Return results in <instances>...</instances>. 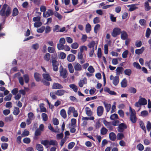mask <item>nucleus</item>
Wrapping results in <instances>:
<instances>
[{
    "mask_svg": "<svg viewBox=\"0 0 151 151\" xmlns=\"http://www.w3.org/2000/svg\"><path fill=\"white\" fill-rule=\"evenodd\" d=\"M7 6L6 4L3 5L0 11V15L2 16H6V17H8L10 15L11 12V9L9 6H8L5 13V10Z\"/></svg>",
    "mask_w": 151,
    "mask_h": 151,
    "instance_id": "f257e3e1",
    "label": "nucleus"
},
{
    "mask_svg": "<svg viewBox=\"0 0 151 151\" xmlns=\"http://www.w3.org/2000/svg\"><path fill=\"white\" fill-rule=\"evenodd\" d=\"M129 112L130 113L129 117L130 120L133 123H135L137 121L135 111L134 109H132L131 106L129 107Z\"/></svg>",
    "mask_w": 151,
    "mask_h": 151,
    "instance_id": "f03ea898",
    "label": "nucleus"
},
{
    "mask_svg": "<svg viewBox=\"0 0 151 151\" xmlns=\"http://www.w3.org/2000/svg\"><path fill=\"white\" fill-rule=\"evenodd\" d=\"M55 58H53L52 59V65L53 70L55 71H57L58 70V66L59 63L57 61Z\"/></svg>",
    "mask_w": 151,
    "mask_h": 151,
    "instance_id": "7ed1b4c3",
    "label": "nucleus"
},
{
    "mask_svg": "<svg viewBox=\"0 0 151 151\" xmlns=\"http://www.w3.org/2000/svg\"><path fill=\"white\" fill-rule=\"evenodd\" d=\"M121 29L118 27L114 28L111 33V35L114 37H116L121 33Z\"/></svg>",
    "mask_w": 151,
    "mask_h": 151,
    "instance_id": "20e7f679",
    "label": "nucleus"
},
{
    "mask_svg": "<svg viewBox=\"0 0 151 151\" xmlns=\"http://www.w3.org/2000/svg\"><path fill=\"white\" fill-rule=\"evenodd\" d=\"M60 27L58 25H55L53 29V31L54 32H63L65 30V28L63 27L60 29Z\"/></svg>",
    "mask_w": 151,
    "mask_h": 151,
    "instance_id": "39448f33",
    "label": "nucleus"
},
{
    "mask_svg": "<svg viewBox=\"0 0 151 151\" xmlns=\"http://www.w3.org/2000/svg\"><path fill=\"white\" fill-rule=\"evenodd\" d=\"M127 128V125L124 123H121L119 125L117 129L119 132H123L125 129Z\"/></svg>",
    "mask_w": 151,
    "mask_h": 151,
    "instance_id": "423d86ee",
    "label": "nucleus"
},
{
    "mask_svg": "<svg viewBox=\"0 0 151 151\" xmlns=\"http://www.w3.org/2000/svg\"><path fill=\"white\" fill-rule=\"evenodd\" d=\"M103 123L109 130L112 131L113 130L114 127L111 122H108L106 119H104L103 121Z\"/></svg>",
    "mask_w": 151,
    "mask_h": 151,
    "instance_id": "0eeeda50",
    "label": "nucleus"
},
{
    "mask_svg": "<svg viewBox=\"0 0 151 151\" xmlns=\"http://www.w3.org/2000/svg\"><path fill=\"white\" fill-rule=\"evenodd\" d=\"M60 75L61 76H62L64 78H66L67 75V70L65 69H63L62 66H61L60 68Z\"/></svg>",
    "mask_w": 151,
    "mask_h": 151,
    "instance_id": "6e6552de",
    "label": "nucleus"
},
{
    "mask_svg": "<svg viewBox=\"0 0 151 151\" xmlns=\"http://www.w3.org/2000/svg\"><path fill=\"white\" fill-rule=\"evenodd\" d=\"M104 111V108L102 106H98L97 109V114L99 116H101L103 114Z\"/></svg>",
    "mask_w": 151,
    "mask_h": 151,
    "instance_id": "1a4fd4ad",
    "label": "nucleus"
},
{
    "mask_svg": "<svg viewBox=\"0 0 151 151\" xmlns=\"http://www.w3.org/2000/svg\"><path fill=\"white\" fill-rule=\"evenodd\" d=\"M63 88V86L58 83H54L52 86V88L53 89H61Z\"/></svg>",
    "mask_w": 151,
    "mask_h": 151,
    "instance_id": "9d476101",
    "label": "nucleus"
},
{
    "mask_svg": "<svg viewBox=\"0 0 151 151\" xmlns=\"http://www.w3.org/2000/svg\"><path fill=\"white\" fill-rule=\"evenodd\" d=\"M74 68L76 71H80L82 70V67L81 65L78 63H76L73 65Z\"/></svg>",
    "mask_w": 151,
    "mask_h": 151,
    "instance_id": "9b49d317",
    "label": "nucleus"
},
{
    "mask_svg": "<svg viewBox=\"0 0 151 151\" xmlns=\"http://www.w3.org/2000/svg\"><path fill=\"white\" fill-rule=\"evenodd\" d=\"M43 78L45 80L51 81L52 80L50 76L48 73H43L42 75Z\"/></svg>",
    "mask_w": 151,
    "mask_h": 151,
    "instance_id": "f8f14e48",
    "label": "nucleus"
},
{
    "mask_svg": "<svg viewBox=\"0 0 151 151\" xmlns=\"http://www.w3.org/2000/svg\"><path fill=\"white\" fill-rule=\"evenodd\" d=\"M53 14V11L51 9H48L45 14V13H43V17H48L52 15Z\"/></svg>",
    "mask_w": 151,
    "mask_h": 151,
    "instance_id": "ddd939ff",
    "label": "nucleus"
},
{
    "mask_svg": "<svg viewBox=\"0 0 151 151\" xmlns=\"http://www.w3.org/2000/svg\"><path fill=\"white\" fill-rule=\"evenodd\" d=\"M138 4H132L128 6V7H129V11L130 12H132L136 9L138 8V7L136 6V5H138Z\"/></svg>",
    "mask_w": 151,
    "mask_h": 151,
    "instance_id": "4468645a",
    "label": "nucleus"
},
{
    "mask_svg": "<svg viewBox=\"0 0 151 151\" xmlns=\"http://www.w3.org/2000/svg\"><path fill=\"white\" fill-rule=\"evenodd\" d=\"M140 103V105H144L146 104L147 103V100L144 98L142 97L141 96L139 97V99L138 100Z\"/></svg>",
    "mask_w": 151,
    "mask_h": 151,
    "instance_id": "2eb2a0df",
    "label": "nucleus"
},
{
    "mask_svg": "<svg viewBox=\"0 0 151 151\" xmlns=\"http://www.w3.org/2000/svg\"><path fill=\"white\" fill-rule=\"evenodd\" d=\"M66 91L63 89H59L56 91V95L59 96H61L64 95Z\"/></svg>",
    "mask_w": 151,
    "mask_h": 151,
    "instance_id": "dca6fc26",
    "label": "nucleus"
},
{
    "mask_svg": "<svg viewBox=\"0 0 151 151\" xmlns=\"http://www.w3.org/2000/svg\"><path fill=\"white\" fill-rule=\"evenodd\" d=\"M109 137L110 139L112 141H115L116 139V135L113 132H111L109 133Z\"/></svg>",
    "mask_w": 151,
    "mask_h": 151,
    "instance_id": "f3484780",
    "label": "nucleus"
},
{
    "mask_svg": "<svg viewBox=\"0 0 151 151\" xmlns=\"http://www.w3.org/2000/svg\"><path fill=\"white\" fill-rule=\"evenodd\" d=\"M75 58V56L72 54H69L67 57V60L70 62H73L74 61Z\"/></svg>",
    "mask_w": 151,
    "mask_h": 151,
    "instance_id": "a211bd4d",
    "label": "nucleus"
},
{
    "mask_svg": "<svg viewBox=\"0 0 151 151\" xmlns=\"http://www.w3.org/2000/svg\"><path fill=\"white\" fill-rule=\"evenodd\" d=\"M61 116L64 119L67 118V114L66 111L64 109H62L60 111Z\"/></svg>",
    "mask_w": 151,
    "mask_h": 151,
    "instance_id": "6ab92c4d",
    "label": "nucleus"
},
{
    "mask_svg": "<svg viewBox=\"0 0 151 151\" xmlns=\"http://www.w3.org/2000/svg\"><path fill=\"white\" fill-rule=\"evenodd\" d=\"M119 82V77L116 76H115L113 80V83L114 86H117Z\"/></svg>",
    "mask_w": 151,
    "mask_h": 151,
    "instance_id": "aec40b11",
    "label": "nucleus"
},
{
    "mask_svg": "<svg viewBox=\"0 0 151 151\" xmlns=\"http://www.w3.org/2000/svg\"><path fill=\"white\" fill-rule=\"evenodd\" d=\"M34 76L36 81L39 82L41 80V75L38 73L36 72L34 73Z\"/></svg>",
    "mask_w": 151,
    "mask_h": 151,
    "instance_id": "412c9836",
    "label": "nucleus"
},
{
    "mask_svg": "<svg viewBox=\"0 0 151 151\" xmlns=\"http://www.w3.org/2000/svg\"><path fill=\"white\" fill-rule=\"evenodd\" d=\"M87 83V80L86 78H85L83 80H80L79 83V86L80 87H82L83 84Z\"/></svg>",
    "mask_w": 151,
    "mask_h": 151,
    "instance_id": "4be33fe9",
    "label": "nucleus"
},
{
    "mask_svg": "<svg viewBox=\"0 0 151 151\" xmlns=\"http://www.w3.org/2000/svg\"><path fill=\"white\" fill-rule=\"evenodd\" d=\"M121 37L122 40H125L128 37V35L127 32L124 31H123L122 32H121Z\"/></svg>",
    "mask_w": 151,
    "mask_h": 151,
    "instance_id": "5701e85b",
    "label": "nucleus"
},
{
    "mask_svg": "<svg viewBox=\"0 0 151 151\" xmlns=\"http://www.w3.org/2000/svg\"><path fill=\"white\" fill-rule=\"evenodd\" d=\"M144 50V47H142L140 49H136L135 50V53L137 55H140L143 52Z\"/></svg>",
    "mask_w": 151,
    "mask_h": 151,
    "instance_id": "b1692460",
    "label": "nucleus"
},
{
    "mask_svg": "<svg viewBox=\"0 0 151 151\" xmlns=\"http://www.w3.org/2000/svg\"><path fill=\"white\" fill-rule=\"evenodd\" d=\"M144 6L145 10L146 11H148L151 9V6H149V2L147 1L145 2Z\"/></svg>",
    "mask_w": 151,
    "mask_h": 151,
    "instance_id": "393cba45",
    "label": "nucleus"
},
{
    "mask_svg": "<svg viewBox=\"0 0 151 151\" xmlns=\"http://www.w3.org/2000/svg\"><path fill=\"white\" fill-rule=\"evenodd\" d=\"M123 68L122 67H118L116 70V74L117 75H119L122 73V71L123 70Z\"/></svg>",
    "mask_w": 151,
    "mask_h": 151,
    "instance_id": "a878e982",
    "label": "nucleus"
},
{
    "mask_svg": "<svg viewBox=\"0 0 151 151\" xmlns=\"http://www.w3.org/2000/svg\"><path fill=\"white\" fill-rule=\"evenodd\" d=\"M139 124L141 128L144 131L145 133H146V129L145 128V124L143 122L142 120H140L139 121Z\"/></svg>",
    "mask_w": 151,
    "mask_h": 151,
    "instance_id": "bb28decb",
    "label": "nucleus"
},
{
    "mask_svg": "<svg viewBox=\"0 0 151 151\" xmlns=\"http://www.w3.org/2000/svg\"><path fill=\"white\" fill-rule=\"evenodd\" d=\"M91 26L90 24L88 23L87 24H86L85 27V30L86 32L87 33H88L90 32V31L91 30Z\"/></svg>",
    "mask_w": 151,
    "mask_h": 151,
    "instance_id": "cd10ccee",
    "label": "nucleus"
},
{
    "mask_svg": "<svg viewBox=\"0 0 151 151\" xmlns=\"http://www.w3.org/2000/svg\"><path fill=\"white\" fill-rule=\"evenodd\" d=\"M36 149L39 151H43L44 148L42 145L40 144H37L36 145Z\"/></svg>",
    "mask_w": 151,
    "mask_h": 151,
    "instance_id": "c85d7f7f",
    "label": "nucleus"
},
{
    "mask_svg": "<svg viewBox=\"0 0 151 151\" xmlns=\"http://www.w3.org/2000/svg\"><path fill=\"white\" fill-rule=\"evenodd\" d=\"M86 114L88 116H91L92 114V112L91 111L90 108L86 107L85 108Z\"/></svg>",
    "mask_w": 151,
    "mask_h": 151,
    "instance_id": "c756f323",
    "label": "nucleus"
},
{
    "mask_svg": "<svg viewBox=\"0 0 151 151\" xmlns=\"http://www.w3.org/2000/svg\"><path fill=\"white\" fill-rule=\"evenodd\" d=\"M51 55L50 54L48 53H46L44 56V60L47 62L49 61Z\"/></svg>",
    "mask_w": 151,
    "mask_h": 151,
    "instance_id": "7c9ffc66",
    "label": "nucleus"
},
{
    "mask_svg": "<svg viewBox=\"0 0 151 151\" xmlns=\"http://www.w3.org/2000/svg\"><path fill=\"white\" fill-rule=\"evenodd\" d=\"M121 84L122 87L125 88L127 86V82L126 79H124L122 81Z\"/></svg>",
    "mask_w": 151,
    "mask_h": 151,
    "instance_id": "2f4dec72",
    "label": "nucleus"
},
{
    "mask_svg": "<svg viewBox=\"0 0 151 151\" xmlns=\"http://www.w3.org/2000/svg\"><path fill=\"white\" fill-rule=\"evenodd\" d=\"M70 87L75 92H76L78 91V88L77 86L73 84H71L69 85Z\"/></svg>",
    "mask_w": 151,
    "mask_h": 151,
    "instance_id": "473e14b6",
    "label": "nucleus"
},
{
    "mask_svg": "<svg viewBox=\"0 0 151 151\" xmlns=\"http://www.w3.org/2000/svg\"><path fill=\"white\" fill-rule=\"evenodd\" d=\"M104 104L106 111L107 112H109L110 110L111 107V105L109 104H107L105 102H104Z\"/></svg>",
    "mask_w": 151,
    "mask_h": 151,
    "instance_id": "72a5a7b5",
    "label": "nucleus"
},
{
    "mask_svg": "<svg viewBox=\"0 0 151 151\" xmlns=\"http://www.w3.org/2000/svg\"><path fill=\"white\" fill-rule=\"evenodd\" d=\"M75 109L73 107L70 106L69 107L67 111V114L68 116H70L71 113H73L75 110Z\"/></svg>",
    "mask_w": 151,
    "mask_h": 151,
    "instance_id": "f704fd0d",
    "label": "nucleus"
},
{
    "mask_svg": "<svg viewBox=\"0 0 151 151\" xmlns=\"http://www.w3.org/2000/svg\"><path fill=\"white\" fill-rule=\"evenodd\" d=\"M108 129L104 127H103L101 129V134L102 135L106 134L108 132Z\"/></svg>",
    "mask_w": 151,
    "mask_h": 151,
    "instance_id": "c9c22d12",
    "label": "nucleus"
},
{
    "mask_svg": "<svg viewBox=\"0 0 151 151\" xmlns=\"http://www.w3.org/2000/svg\"><path fill=\"white\" fill-rule=\"evenodd\" d=\"M19 14V11L18 9L16 8H14L12 12V16L13 17H15L17 15Z\"/></svg>",
    "mask_w": 151,
    "mask_h": 151,
    "instance_id": "e433bc0d",
    "label": "nucleus"
},
{
    "mask_svg": "<svg viewBox=\"0 0 151 151\" xmlns=\"http://www.w3.org/2000/svg\"><path fill=\"white\" fill-rule=\"evenodd\" d=\"M44 130V126L43 124H41L39 127V128H37L35 130L36 131L38 132L41 134V132L43 131Z\"/></svg>",
    "mask_w": 151,
    "mask_h": 151,
    "instance_id": "4c0bfd02",
    "label": "nucleus"
},
{
    "mask_svg": "<svg viewBox=\"0 0 151 151\" xmlns=\"http://www.w3.org/2000/svg\"><path fill=\"white\" fill-rule=\"evenodd\" d=\"M96 45L95 42L94 41H91L88 45V47L90 48H93L94 49V46Z\"/></svg>",
    "mask_w": 151,
    "mask_h": 151,
    "instance_id": "58836bf2",
    "label": "nucleus"
},
{
    "mask_svg": "<svg viewBox=\"0 0 151 151\" xmlns=\"http://www.w3.org/2000/svg\"><path fill=\"white\" fill-rule=\"evenodd\" d=\"M41 134L38 132L35 131L34 134V136L33 137V139L35 140H37L38 138V136L41 135Z\"/></svg>",
    "mask_w": 151,
    "mask_h": 151,
    "instance_id": "ea45409f",
    "label": "nucleus"
},
{
    "mask_svg": "<svg viewBox=\"0 0 151 151\" xmlns=\"http://www.w3.org/2000/svg\"><path fill=\"white\" fill-rule=\"evenodd\" d=\"M124 137V134L121 133H118L117 135V139L118 140L122 139Z\"/></svg>",
    "mask_w": 151,
    "mask_h": 151,
    "instance_id": "a19ab883",
    "label": "nucleus"
},
{
    "mask_svg": "<svg viewBox=\"0 0 151 151\" xmlns=\"http://www.w3.org/2000/svg\"><path fill=\"white\" fill-rule=\"evenodd\" d=\"M137 148L139 151H142L144 150V147L141 143H139L137 146Z\"/></svg>",
    "mask_w": 151,
    "mask_h": 151,
    "instance_id": "79ce46f5",
    "label": "nucleus"
},
{
    "mask_svg": "<svg viewBox=\"0 0 151 151\" xmlns=\"http://www.w3.org/2000/svg\"><path fill=\"white\" fill-rule=\"evenodd\" d=\"M19 108L17 107H14V110L13 112V114L16 116L19 113Z\"/></svg>",
    "mask_w": 151,
    "mask_h": 151,
    "instance_id": "37998d69",
    "label": "nucleus"
},
{
    "mask_svg": "<svg viewBox=\"0 0 151 151\" xmlns=\"http://www.w3.org/2000/svg\"><path fill=\"white\" fill-rule=\"evenodd\" d=\"M29 134V132L27 129H25L22 134H21L22 137L28 136Z\"/></svg>",
    "mask_w": 151,
    "mask_h": 151,
    "instance_id": "c03bdc74",
    "label": "nucleus"
},
{
    "mask_svg": "<svg viewBox=\"0 0 151 151\" xmlns=\"http://www.w3.org/2000/svg\"><path fill=\"white\" fill-rule=\"evenodd\" d=\"M68 68L70 73H73L74 72V69L73 66L71 63H69L68 64Z\"/></svg>",
    "mask_w": 151,
    "mask_h": 151,
    "instance_id": "a18cd8bd",
    "label": "nucleus"
},
{
    "mask_svg": "<svg viewBox=\"0 0 151 151\" xmlns=\"http://www.w3.org/2000/svg\"><path fill=\"white\" fill-rule=\"evenodd\" d=\"M57 48L59 50H63L64 49V44L58 43L57 45Z\"/></svg>",
    "mask_w": 151,
    "mask_h": 151,
    "instance_id": "49530a36",
    "label": "nucleus"
},
{
    "mask_svg": "<svg viewBox=\"0 0 151 151\" xmlns=\"http://www.w3.org/2000/svg\"><path fill=\"white\" fill-rule=\"evenodd\" d=\"M13 120V117L12 115H10L9 116L6 117L5 118V120L6 122L12 121Z\"/></svg>",
    "mask_w": 151,
    "mask_h": 151,
    "instance_id": "de8ad7c7",
    "label": "nucleus"
},
{
    "mask_svg": "<svg viewBox=\"0 0 151 151\" xmlns=\"http://www.w3.org/2000/svg\"><path fill=\"white\" fill-rule=\"evenodd\" d=\"M28 118L33 120L35 118V116L33 113L32 112H29L27 115Z\"/></svg>",
    "mask_w": 151,
    "mask_h": 151,
    "instance_id": "09e8293b",
    "label": "nucleus"
},
{
    "mask_svg": "<svg viewBox=\"0 0 151 151\" xmlns=\"http://www.w3.org/2000/svg\"><path fill=\"white\" fill-rule=\"evenodd\" d=\"M23 77L26 83H28L29 81V77L28 74H25L23 75Z\"/></svg>",
    "mask_w": 151,
    "mask_h": 151,
    "instance_id": "8fccbe9b",
    "label": "nucleus"
},
{
    "mask_svg": "<svg viewBox=\"0 0 151 151\" xmlns=\"http://www.w3.org/2000/svg\"><path fill=\"white\" fill-rule=\"evenodd\" d=\"M124 73L125 75L130 76L132 73V70L130 69H127L124 70Z\"/></svg>",
    "mask_w": 151,
    "mask_h": 151,
    "instance_id": "3c124183",
    "label": "nucleus"
},
{
    "mask_svg": "<svg viewBox=\"0 0 151 151\" xmlns=\"http://www.w3.org/2000/svg\"><path fill=\"white\" fill-rule=\"evenodd\" d=\"M151 33V30L150 28H148L146 30L145 36L147 38H149Z\"/></svg>",
    "mask_w": 151,
    "mask_h": 151,
    "instance_id": "603ef678",
    "label": "nucleus"
},
{
    "mask_svg": "<svg viewBox=\"0 0 151 151\" xmlns=\"http://www.w3.org/2000/svg\"><path fill=\"white\" fill-rule=\"evenodd\" d=\"M56 92L53 91L51 92L50 93V97L53 99H55L57 98V97L56 96Z\"/></svg>",
    "mask_w": 151,
    "mask_h": 151,
    "instance_id": "864d4df0",
    "label": "nucleus"
},
{
    "mask_svg": "<svg viewBox=\"0 0 151 151\" xmlns=\"http://www.w3.org/2000/svg\"><path fill=\"white\" fill-rule=\"evenodd\" d=\"M111 120H114L115 119H118L119 117L118 115L117 114H111L110 117Z\"/></svg>",
    "mask_w": 151,
    "mask_h": 151,
    "instance_id": "5fc2aeb1",
    "label": "nucleus"
},
{
    "mask_svg": "<svg viewBox=\"0 0 151 151\" xmlns=\"http://www.w3.org/2000/svg\"><path fill=\"white\" fill-rule=\"evenodd\" d=\"M49 145L56 146L58 143L56 141L51 140L49 141Z\"/></svg>",
    "mask_w": 151,
    "mask_h": 151,
    "instance_id": "6e6d98bb",
    "label": "nucleus"
},
{
    "mask_svg": "<svg viewBox=\"0 0 151 151\" xmlns=\"http://www.w3.org/2000/svg\"><path fill=\"white\" fill-rule=\"evenodd\" d=\"M42 24L41 22L39 21L38 22H35L34 23V27H35L38 28L40 27Z\"/></svg>",
    "mask_w": 151,
    "mask_h": 151,
    "instance_id": "4d7b16f0",
    "label": "nucleus"
},
{
    "mask_svg": "<svg viewBox=\"0 0 151 151\" xmlns=\"http://www.w3.org/2000/svg\"><path fill=\"white\" fill-rule=\"evenodd\" d=\"M112 124L113 126H117L119 124V121L118 120H115L114 121H113L112 122Z\"/></svg>",
    "mask_w": 151,
    "mask_h": 151,
    "instance_id": "13d9d810",
    "label": "nucleus"
},
{
    "mask_svg": "<svg viewBox=\"0 0 151 151\" xmlns=\"http://www.w3.org/2000/svg\"><path fill=\"white\" fill-rule=\"evenodd\" d=\"M80 51L79 52L83 53L84 50H85L87 51V48L86 46H82L80 47Z\"/></svg>",
    "mask_w": 151,
    "mask_h": 151,
    "instance_id": "bf43d9fd",
    "label": "nucleus"
},
{
    "mask_svg": "<svg viewBox=\"0 0 151 151\" xmlns=\"http://www.w3.org/2000/svg\"><path fill=\"white\" fill-rule=\"evenodd\" d=\"M45 27L44 26H42L41 27L37 29V32L39 33H42L45 30Z\"/></svg>",
    "mask_w": 151,
    "mask_h": 151,
    "instance_id": "052dcab7",
    "label": "nucleus"
},
{
    "mask_svg": "<svg viewBox=\"0 0 151 151\" xmlns=\"http://www.w3.org/2000/svg\"><path fill=\"white\" fill-rule=\"evenodd\" d=\"M129 51L127 50L124 51L122 54V57L123 58H126L128 54Z\"/></svg>",
    "mask_w": 151,
    "mask_h": 151,
    "instance_id": "680f3d73",
    "label": "nucleus"
},
{
    "mask_svg": "<svg viewBox=\"0 0 151 151\" xmlns=\"http://www.w3.org/2000/svg\"><path fill=\"white\" fill-rule=\"evenodd\" d=\"M148 114V111L146 110L142 111L141 112V115L143 117H145Z\"/></svg>",
    "mask_w": 151,
    "mask_h": 151,
    "instance_id": "e2e57ef3",
    "label": "nucleus"
},
{
    "mask_svg": "<svg viewBox=\"0 0 151 151\" xmlns=\"http://www.w3.org/2000/svg\"><path fill=\"white\" fill-rule=\"evenodd\" d=\"M2 149L3 150L6 149L8 147V144L7 143H2L1 146Z\"/></svg>",
    "mask_w": 151,
    "mask_h": 151,
    "instance_id": "0e129e2a",
    "label": "nucleus"
},
{
    "mask_svg": "<svg viewBox=\"0 0 151 151\" xmlns=\"http://www.w3.org/2000/svg\"><path fill=\"white\" fill-rule=\"evenodd\" d=\"M42 116L43 120L44 121H46L48 119V116L47 115L44 113H43L42 114Z\"/></svg>",
    "mask_w": 151,
    "mask_h": 151,
    "instance_id": "69168bd1",
    "label": "nucleus"
},
{
    "mask_svg": "<svg viewBox=\"0 0 151 151\" xmlns=\"http://www.w3.org/2000/svg\"><path fill=\"white\" fill-rule=\"evenodd\" d=\"M49 141L48 140H42L41 143L42 144L46 146L49 145Z\"/></svg>",
    "mask_w": 151,
    "mask_h": 151,
    "instance_id": "338daca9",
    "label": "nucleus"
},
{
    "mask_svg": "<svg viewBox=\"0 0 151 151\" xmlns=\"http://www.w3.org/2000/svg\"><path fill=\"white\" fill-rule=\"evenodd\" d=\"M23 142L26 144H29L31 142L30 139L28 137H26L23 139Z\"/></svg>",
    "mask_w": 151,
    "mask_h": 151,
    "instance_id": "774afa93",
    "label": "nucleus"
}]
</instances>
